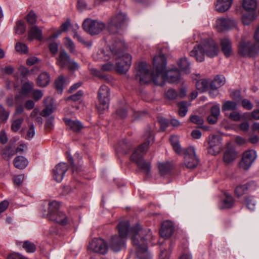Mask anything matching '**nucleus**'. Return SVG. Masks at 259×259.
Here are the masks:
<instances>
[{"label": "nucleus", "instance_id": "obj_1", "mask_svg": "<svg viewBox=\"0 0 259 259\" xmlns=\"http://www.w3.org/2000/svg\"><path fill=\"white\" fill-rule=\"evenodd\" d=\"M118 235L113 236L109 241L111 249L117 252L125 247V238H131L133 244L136 249L139 259H151L147 248V242L153 239L150 230L143 228L140 225L130 228L128 221H121L117 226Z\"/></svg>", "mask_w": 259, "mask_h": 259}, {"label": "nucleus", "instance_id": "obj_2", "mask_svg": "<svg viewBox=\"0 0 259 259\" xmlns=\"http://www.w3.org/2000/svg\"><path fill=\"white\" fill-rule=\"evenodd\" d=\"M166 58L163 54L153 58L154 71H149V65L144 62L140 63L137 67L136 78L141 84L148 83L152 80L154 84L163 85L167 81L169 83H178L181 80L179 70L176 69L166 70Z\"/></svg>", "mask_w": 259, "mask_h": 259}, {"label": "nucleus", "instance_id": "obj_3", "mask_svg": "<svg viewBox=\"0 0 259 259\" xmlns=\"http://www.w3.org/2000/svg\"><path fill=\"white\" fill-rule=\"evenodd\" d=\"M124 42L121 40L116 41L110 49L113 57L115 60V70L120 73H126L132 64V57L123 52Z\"/></svg>", "mask_w": 259, "mask_h": 259}, {"label": "nucleus", "instance_id": "obj_4", "mask_svg": "<svg viewBox=\"0 0 259 259\" xmlns=\"http://www.w3.org/2000/svg\"><path fill=\"white\" fill-rule=\"evenodd\" d=\"M218 46L213 40L210 38L202 39L201 42L196 45L190 51V55L197 62H202L204 60L205 54L208 57H214L218 54Z\"/></svg>", "mask_w": 259, "mask_h": 259}, {"label": "nucleus", "instance_id": "obj_5", "mask_svg": "<svg viewBox=\"0 0 259 259\" xmlns=\"http://www.w3.org/2000/svg\"><path fill=\"white\" fill-rule=\"evenodd\" d=\"M145 137L146 141L135 149L131 156V160L136 163L144 172L148 175L150 171V164L144 161L143 156L148 150L150 141L153 140L154 137L150 131L146 132Z\"/></svg>", "mask_w": 259, "mask_h": 259}, {"label": "nucleus", "instance_id": "obj_6", "mask_svg": "<svg viewBox=\"0 0 259 259\" xmlns=\"http://www.w3.org/2000/svg\"><path fill=\"white\" fill-rule=\"evenodd\" d=\"M82 28L91 35L98 34L105 28V24L102 22L87 18L82 23Z\"/></svg>", "mask_w": 259, "mask_h": 259}, {"label": "nucleus", "instance_id": "obj_7", "mask_svg": "<svg viewBox=\"0 0 259 259\" xmlns=\"http://www.w3.org/2000/svg\"><path fill=\"white\" fill-rule=\"evenodd\" d=\"M110 90L108 87L103 85L98 93V103L97 107L99 112H102L108 109L109 105Z\"/></svg>", "mask_w": 259, "mask_h": 259}, {"label": "nucleus", "instance_id": "obj_8", "mask_svg": "<svg viewBox=\"0 0 259 259\" xmlns=\"http://www.w3.org/2000/svg\"><path fill=\"white\" fill-rule=\"evenodd\" d=\"M56 59V64L62 68L67 67L70 71H74L78 68L77 63L71 60L68 55L64 50L60 52Z\"/></svg>", "mask_w": 259, "mask_h": 259}, {"label": "nucleus", "instance_id": "obj_9", "mask_svg": "<svg viewBox=\"0 0 259 259\" xmlns=\"http://www.w3.org/2000/svg\"><path fill=\"white\" fill-rule=\"evenodd\" d=\"M199 159L197 157L193 147H188L184 152V164L189 169H193L198 164Z\"/></svg>", "mask_w": 259, "mask_h": 259}, {"label": "nucleus", "instance_id": "obj_10", "mask_svg": "<svg viewBox=\"0 0 259 259\" xmlns=\"http://www.w3.org/2000/svg\"><path fill=\"white\" fill-rule=\"evenodd\" d=\"M258 50L257 43L242 42L239 47V53L243 56L253 57L258 53Z\"/></svg>", "mask_w": 259, "mask_h": 259}, {"label": "nucleus", "instance_id": "obj_11", "mask_svg": "<svg viewBox=\"0 0 259 259\" xmlns=\"http://www.w3.org/2000/svg\"><path fill=\"white\" fill-rule=\"evenodd\" d=\"M88 249L93 252L105 254L108 251V247L105 240L96 238L90 242Z\"/></svg>", "mask_w": 259, "mask_h": 259}, {"label": "nucleus", "instance_id": "obj_12", "mask_svg": "<svg viewBox=\"0 0 259 259\" xmlns=\"http://www.w3.org/2000/svg\"><path fill=\"white\" fill-rule=\"evenodd\" d=\"M127 17L124 13L119 12L115 14L110 20L108 28L110 31L121 28L126 23Z\"/></svg>", "mask_w": 259, "mask_h": 259}, {"label": "nucleus", "instance_id": "obj_13", "mask_svg": "<svg viewBox=\"0 0 259 259\" xmlns=\"http://www.w3.org/2000/svg\"><path fill=\"white\" fill-rule=\"evenodd\" d=\"M221 138L218 135H211L208 138L207 151L209 154L216 155L222 150Z\"/></svg>", "mask_w": 259, "mask_h": 259}, {"label": "nucleus", "instance_id": "obj_14", "mask_svg": "<svg viewBox=\"0 0 259 259\" xmlns=\"http://www.w3.org/2000/svg\"><path fill=\"white\" fill-rule=\"evenodd\" d=\"M256 157V152L253 150L245 151L239 162L240 167L244 169H248L251 166Z\"/></svg>", "mask_w": 259, "mask_h": 259}, {"label": "nucleus", "instance_id": "obj_15", "mask_svg": "<svg viewBox=\"0 0 259 259\" xmlns=\"http://www.w3.org/2000/svg\"><path fill=\"white\" fill-rule=\"evenodd\" d=\"M68 168V165L66 163L61 162L58 164L53 169V179L58 183L61 182Z\"/></svg>", "mask_w": 259, "mask_h": 259}, {"label": "nucleus", "instance_id": "obj_16", "mask_svg": "<svg viewBox=\"0 0 259 259\" xmlns=\"http://www.w3.org/2000/svg\"><path fill=\"white\" fill-rule=\"evenodd\" d=\"M44 105L45 109L41 111V115L45 117L51 114L57 108L53 99L50 97H47L44 99Z\"/></svg>", "mask_w": 259, "mask_h": 259}, {"label": "nucleus", "instance_id": "obj_17", "mask_svg": "<svg viewBox=\"0 0 259 259\" xmlns=\"http://www.w3.org/2000/svg\"><path fill=\"white\" fill-rule=\"evenodd\" d=\"M174 231V227L173 223L171 221H165L162 224L159 234L161 237L168 238L172 235Z\"/></svg>", "mask_w": 259, "mask_h": 259}, {"label": "nucleus", "instance_id": "obj_18", "mask_svg": "<svg viewBox=\"0 0 259 259\" xmlns=\"http://www.w3.org/2000/svg\"><path fill=\"white\" fill-rule=\"evenodd\" d=\"M50 220L56 222L57 223L64 226L67 224H74L72 220L69 219L65 213L62 211H58L56 214L50 219Z\"/></svg>", "mask_w": 259, "mask_h": 259}, {"label": "nucleus", "instance_id": "obj_19", "mask_svg": "<svg viewBox=\"0 0 259 259\" xmlns=\"http://www.w3.org/2000/svg\"><path fill=\"white\" fill-rule=\"evenodd\" d=\"M64 121L67 126V128L74 132H79L83 128L82 123L77 120H72L69 118H64Z\"/></svg>", "mask_w": 259, "mask_h": 259}, {"label": "nucleus", "instance_id": "obj_20", "mask_svg": "<svg viewBox=\"0 0 259 259\" xmlns=\"http://www.w3.org/2000/svg\"><path fill=\"white\" fill-rule=\"evenodd\" d=\"M232 21L230 19L219 18L216 21V28L219 31L229 29L231 27Z\"/></svg>", "mask_w": 259, "mask_h": 259}, {"label": "nucleus", "instance_id": "obj_21", "mask_svg": "<svg viewBox=\"0 0 259 259\" xmlns=\"http://www.w3.org/2000/svg\"><path fill=\"white\" fill-rule=\"evenodd\" d=\"M222 50L226 57H229L232 54V45L230 40L225 37L221 40Z\"/></svg>", "mask_w": 259, "mask_h": 259}, {"label": "nucleus", "instance_id": "obj_22", "mask_svg": "<svg viewBox=\"0 0 259 259\" xmlns=\"http://www.w3.org/2000/svg\"><path fill=\"white\" fill-rule=\"evenodd\" d=\"M234 204L233 197L227 193H224V198L222 199L220 207L221 209H228L232 207Z\"/></svg>", "mask_w": 259, "mask_h": 259}, {"label": "nucleus", "instance_id": "obj_23", "mask_svg": "<svg viewBox=\"0 0 259 259\" xmlns=\"http://www.w3.org/2000/svg\"><path fill=\"white\" fill-rule=\"evenodd\" d=\"M42 38L41 30L36 26H32L28 31V39L29 40L36 39L38 40H41Z\"/></svg>", "mask_w": 259, "mask_h": 259}, {"label": "nucleus", "instance_id": "obj_24", "mask_svg": "<svg viewBox=\"0 0 259 259\" xmlns=\"http://www.w3.org/2000/svg\"><path fill=\"white\" fill-rule=\"evenodd\" d=\"M232 3V0H218L215 8L220 12H224L228 10Z\"/></svg>", "mask_w": 259, "mask_h": 259}, {"label": "nucleus", "instance_id": "obj_25", "mask_svg": "<svg viewBox=\"0 0 259 259\" xmlns=\"http://www.w3.org/2000/svg\"><path fill=\"white\" fill-rule=\"evenodd\" d=\"M70 21L68 19L65 22L63 23L60 26V29L57 30L51 34L48 38V40H51L52 39L57 38L62 32L66 31L68 30L69 27L70 26Z\"/></svg>", "mask_w": 259, "mask_h": 259}, {"label": "nucleus", "instance_id": "obj_26", "mask_svg": "<svg viewBox=\"0 0 259 259\" xmlns=\"http://www.w3.org/2000/svg\"><path fill=\"white\" fill-rule=\"evenodd\" d=\"M48 211L47 213L44 214L46 217L48 218L49 219L53 216L55 214H56L58 211V209L60 206V204L59 202L56 201H53L50 202L48 204Z\"/></svg>", "mask_w": 259, "mask_h": 259}, {"label": "nucleus", "instance_id": "obj_27", "mask_svg": "<svg viewBox=\"0 0 259 259\" xmlns=\"http://www.w3.org/2000/svg\"><path fill=\"white\" fill-rule=\"evenodd\" d=\"M256 6L255 0H243L242 7L247 13H256Z\"/></svg>", "mask_w": 259, "mask_h": 259}, {"label": "nucleus", "instance_id": "obj_28", "mask_svg": "<svg viewBox=\"0 0 259 259\" xmlns=\"http://www.w3.org/2000/svg\"><path fill=\"white\" fill-rule=\"evenodd\" d=\"M237 154L235 150L232 148H227L224 155L225 162L229 163L234 161L237 157Z\"/></svg>", "mask_w": 259, "mask_h": 259}, {"label": "nucleus", "instance_id": "obj_29", "mask_svg": "<svg viewBox=\"0 0 259 259\" xmlns=\"http://www.w3.org/2000/svg\"><path fill=\"white\" fill-rule=\"evenodd\" d=\"M50 75L46 72L41 73L37 77L36 80L37 84L40 87H46L50 82Z\"/></svg>", "mask_w": 259, "mask_h": 259}, {"label": "nucleus", "instance_id": "obj_30", "mask_svg": "<svg viewBox=\"0 0 259 259\" xmlns=\"http://www.w3.org/2000/svg\"><path fill=\"white\" fill-rule=\"evenodd\" d=\"M244 202L246 207L250 210L253 211L255 209L256 200L252 196H247L244 198Z\"/></svg>", "mask_w": 259, "mask_h": 259}, {"label": "nucleus", "instance_id": "obj_31", "mask_svg": "<svg viewBox=\"0 0 259 259\" xmlns=\"http://www.w3.org/2000/svg\"><path fill=\"white\" fill-rule=\"evenodd\" d=\"M28 164L27 160L23 156H17L14 160L15 166L19 169L24 168Z\"/></svg>", "mask_w": 259, "mask_h": 259}, {"label": "nucleus", "instance_id": "obj_32", "mask_svg": "<svg viewBox=\"0 0 259 259\" xmlns=\"http://www.w3.org/2000/svg\"><path fill=\"white\" fill-rule=\"evenodd\" d=\"M197 89L201 92H204L209 89V82L206 79L198 80L196 83Z\"/></svg>", "mask_w": 259, "mask_h": 259}, {"label": "nucleus", "instance_id": "obj_33", "mask_svg": "<svg viewBox=\"0 0 259 259\" xmlns=\"http://www.w3.org/2000/svg\"><path fill=\"white\" fill-rule=\"evenodd\" d=\"M178 65L181 69L185 73H190V63L186 58H181L178 62Z\"/></svg>", "mask_w": 259, "mask_h": 259}, {"label": "nucleus", "instance_id": "obj_34", "mask_svg": "<svg viewBox=\"0 0 259 259\" xmlns=\"http://www.w3.org/2000/svg\"><path fill=\"white\" fill-rule=\"evenodd\" d=\"M171 164L170 162L161 163L158 165L159 171L161 176L168 174L171 169Z\"/></svg>", "mask_w": 259, "mask_h": 259}, {"label": "nucleus", "instance_id": "obj_35", "mask_svg": "<svg viewBox=\"0 0 259 259\" xmlns=\"http://www.w3.org/2000/svg\"><path fill=\"white\" fill-rule=\"evenodd\" d=\"M257 15L256 13H248L243 14L242 17V21L244 25H249L252 21L256 19Z\"/></svg>", "mask_w": 259, "mask_h": 259}, {"label": "nucleus", "instance_id": "obj_36", "mask_svg": "<svg viewBox=\"0 0 259 259\" xmlns=\"http://www.w3.org/2000/svg\"><path fill=\"white\" fill-rule=\"evenodd\" d=\"M33 87V83L30 81H27L24 83L22 87L21 94L22 95L26 96L28 95Z\"/></svg>", "mask_w": 259, "mask_h": 259}, {"label": "nucleus", "instance_id": "obj_37", "mask_svg": "<svg viewBox=\"0 0 259 259\" xmlns=\"http://www.w3.org/2000/svg\"><path fill=\"white\" fill-rule=\"evenodd\" d=\"M237 108V104L233 101H226L224 102L222 106V110H234Z\"/></svg>", "mask_w": 259, "mask_h": 259}, {"label": "nucleus", "instance_id": "obj_38", "mask_svg": "<svg viewBox=\"0 0 259 259\" xmlns=\"http://www.w3.org/2000/svg\"><path fill=\"white\" fill-rule=\"evenodd\" d=\"M26 30V25L24 21H19L16 23L15 27V31L16 33L18 34H22Z\"/></svg>", "mask_w": 259, "mask_h": 259}, {"label": "nucleus", "instance_id": "obj_39", "mask_svg": "<svg viewBox=\"0 0 259 259\" xmlns=\"http://www.w3.org/2000/svg\"><path fill=\"white\" fill-rule=\"evenodd\" d=\"M179 107V114L180 116L183 117L186 115L187 112V107L188 103L187 102H182L178 104Z\"/></svg>", "mask_w": 259, "mask_h": 259}, {"label": "nucleus", "instance_id": "obj_40", "mask_svg": "<svg viewBox=\"0 0 259 259\" xmlns=\"http://www.w3.org/2000/svg\"><path fill=\"white\" fill-rule=\"evenodd\" d=\"M23 122V118H20L14 120L11 124V130L14 132H16L20 130L22 123Z\"/></svg>", "mask_w": 259, "mask_h": 259}, {"label": "nucleus", "instance_id": "obj_41", "mask_svg": "<svg viewBox=\"0 0 259 259\" xmlns=\"http://www.w3.org/2000/svg\"><path fill=\"white\" fill-rule=\"evenodd\" d=\"M65 84V80L63 76H59L55 81L56 89L60 93L62 92Z\"/></svg>", "mask_w": 259, "mask_h": 259}, {"label": "nucleus", "instance_id": "obj_42", "mask_svg": "<svg viewBox=\"0 0 259 259\" xmlns=\"http://www.w3.org/2000/svg\"><path fill=\"white\" fill-rule=\"evenodd\" d=\"M23 247L28 252H33L36 249L35 244L29 241H26L23 243Z\"/></svg>", "mask_w": 259, "mask_h": 259}, {"label": "nucleus", "instance_id": "obj_43", "mask_svg": "<svg viewBox=\"0 0 259 259\" xmlns=\"http://www.w3.org/2000/svg\"><path fill=\"white\" fill-rule=\"evenodd\" d=\"M15 49L17 52L20 54H26L28 51L27 46L20 42L16 43L15 45Z\"/></svg>", "mask_w": 259, "mask_h": 259}, {"label": "nucleus", "instance_id": "obj_44", "mask_svg": "<svg viewBox=\"0 0 259 259\" xmlns=\"http://www.w3.org/2000/svg\"><path fill=\"white\" fill-rule=\"evenodd\" d=\"M247 191L246 185H240L236 187L235 190V194L238 197H240L244 195Z\"/></svg>", "mask_w": 259, "mask_h": 259}, {"label": "nucleus", "instance_id": "obj_45", "mask_svg": "<svg viewBox=\"0 0 259 259\" xmlns=\"http://www.w3.org/2000/svg\"><path fill=\"white\" fill-rule=\"evenodd\" d=\"M165 96L169 100H174L178 97V94L175 90L170 89L165 92Z\"/></svg>", "mask_w": 259, "mask_h": 259}, {"label": "nucleus", "instance_id": "obj_46", "mask_svg": "<svg viewBox=\"0 0 259 259\" xmlns=\"http://www.w3.org/2000/svg\"><path fill=\"white\" fill-rule=\"evenodd\" d=\"M94 58L96 60L104 61L108 60L110 58L108 53L106 54L105 52L103 51H100L96 54H94Z\"/></svg>", "mask_w": 259, "mask_h": 259}, {"label": "nucleus", "instance_id": "obj_47", "mask_svg": "<svg viewBox=\"0 0 259 259\" xmlns=\"http://www.w3.org/2000/svg\"><path fill=\"white\" fill-rule=\"evenodd\" d=\"M65 47L72 53L75 52V46L72 40L69 37H66L64 41Z\"/></svg>", "mask_w": 259, "mask_h": 259}, {"label": "nucleus", "instance_id": "obj_48", "mask_svg": "<svg viewBox=\"0 0 259 259\" xmlns=\"http://www.w3.org/2000/svg\"><path fill=\"white\" fill-rule=\"evenodd\" d=\"M9 116V112L5 110L3 107H0V119L2 121H6Z\"/></svg>", "mask_w": 259, "mask_h": 259}, {"label": "nucleus", "instance_id": "obj_49", "mask_svg": "<svg viewBox=\"0 0 259 259\" xmlns=\"http://www.w3.org/2000/svg\"><path fill=\"white\" fill-rule=\"evenodd\" d=\"M27 22L31 25H33L35 23L36 21V14L33 12H30L27 16Z\"/></svg>", "mask_w": 259, "mask_h": 259}, {"label": "nucleus", "instance_id": "obj_50", "mask_svg": "<svg viewBox=\"0 0 259 259\" xmlns=\"http://www.w3.org/2000/svg\"><path fill=\"white\" fill-rule=\"evenodd\" d=\"M77 8L80 11L87 9V4L84 0H76Z\"/></svg>", "mask_w": 259, "mask_h": 259}, {"label": "nucleus", "instance_id": "obj_51", "mask_svg": "<svg viewBox=\"0 0 259 259\" xmlns=\"http://www.w3.org/2000/svg\"><path fill=\"white\" fill-rule=\"evenodd\" d=\"M49 50L53 55H55L58 50V45L56 42H52L49 44Z\"/></svg>", "mask_w": 259, "mask_h": 259}, {"label": "nucleus", "instance_id": "obj_52", "mask_svg": "<svg viewBox=\"0 0 259 259\" xmlns=\"http://www.w3.org/2000/svg\"><path fill=\"white\" fill-rule=\"evenodd\" d=\"M35 135L34 128L33 125H30L29 128L27 132L25 138L27 140L31 139Z\"/></svg>", "mask_w": 259, "mask_h": 259}, {"label": "nucleus", "instance_id": "obj_53", "mask_svg": "<svg viewBox=\"0 0 259 259\" xmlns=\"http://www.w3.org/2000/svg\"><path fill=\"white\" fill-rule=\"evenodd\" d=\"M24 176L23 175H19L15 176L13 178L14 183L17 186H20L24 180Z\"/></svg>", "mask_w": 259, "mask_h": 259}, {"label": "nucleus", "instance_id": "obj_54", "mask_svg": "<svg viewBox=\"0 0 259 259\" xmlns=\"http://www.w3.org/2000/svg\"><path fill=\"white\" fill-rule=\"evenodd\" d=\"M229 117L230 119L233 121H237L240 120L241 115L238 112L233 111L230 113Z\"/></svg>", "mask_w": 259, "mask_h": 259}, {"label": "nucleus", "instance_id": "obj_55", "mask_svg": "<svg viewBox=\"0 0 259 259\" xmlns=\"http://www.w3.org/2000/svg\"><path fill=\"white\" fill-rule=\"evenodd\" d=\"M169 256V252L167 251L165 248H161L159 253L160 259H168Z\"/></svg>", "mask_w": 259, "mask_h": 259}, {"label": "nucleus", "instance_id": "obj_56", "mask_svg": "<svg viewBox=\"0 0 259 259\" xmlns=\"http://www.w3.org/2000/svg\"><path fill=\"white\" fill-rule=\"evenodd\" d=\"M242 105L244 109L248 110H251L253 108V105L247 99L242 100Z\"/></svg>", "mask_w": 259, "mask_h": 259}, {"label": "nucleus", "instance_id": "obj_57", "mask_svg": "<svg viewBox=\"0 0 259 259\" xmlns=\"http://www.w3.org/2000/svg\"><path fill=\"white\" fill-rule=\"evenodd\" d=\"M83 95V92L81 91H78L76 94H74L72 95H71L69 99L70 100L74 101H77L79 100L81 97Z\"/></svg>", "mask_w": 259, "mask_h": 259}, {"label": "nucleus", "instance_id": "obj_58", "mask_svg": "<svg viewBox=\"0 0 259 259\" xmlns=\"http://www.w3.org/2000/svg\"><path fill=\"white\" fill-rule=\"evenodd\" d=\"M248 191H252L257 187V184L253 181L249 182L245 184Z\"/></svg>", "mask_w": 259, "mask_h": 259}, {"label": "nucleus", "instance_id": "obj_59", "mask_svg": "<svg viewBox=\"0 0 259 259\" xmlns=\"http://www.w3.org/2000/svg\"><path fill=\"white\" fill-rule=\"evenodd\" d=\"M215 82H217L218 85L221 87L225 84V78L223 75H218L214 78Z\"/></svg>", "mask_w": 259, "mask_h": 259}, {"label": "nucleus", "instance_id": "obj_60", "mask_svg": "<svg viewBox=\"0 0 259 259\" xmlns=\"http://www.w3.org/2000/svg\"><path fill=\"white\" fill-rule=\"evenodd\" d=\"M32 96L35 101H38L42 97L43 93L40 90H36L33 91Z\"/></svg>", "mask_w": 259, "mask_h": 259}, {"label": "nucleus", "instance_id": "obj_61", "mask_svg": "<svg viewBox=\"0 0 259 259\" xmlns=\"http://www.w3.org/2000/svg\"><path fill=\"white\" fill-rule=\"evenodd\" d=\"M191 121L197 124H202L203 122L202 118L197 115H193L191 117Z\"/></svg>", "mask_w": 259, "mask_h": 259}, {"label": "nucleus", "instance_id": "obj_62", "mask_svg": "<svg viewBox=\"0 0 259 259\" xmlns=\"http://www.w3.org/2000/svg\"><path fill=\"white\" fill-rule=\"evenodd\" d=\"M211 115L215 116L218 117L220 113V107L219 105H215L211 107Z\"/></svg>", "mask_w": 259, "mask_h": 259}, {"label": "nucleus", "instance_id": "obj_63", "mask_svg": "<svg viewBox=\"0 0 259 259\" xmlns=\"http://www.w3.org/2000/svg\"><path fill=\"white\" fill-rule=\"evenodd\" d=\"M38 61V60L37 58L34 56H32L29 57L26 61V63L28 65L32 66L35 63H37Z\"/></svg>", "mask_w": 259, "mask_h": 259}, {"label": "nucleus", "instance_id": "obj_64", "mask_svg": "<svg viewBox=\"0 0 259 259\" xmlns=\"http://www.w3.org/2000/svg\"><path fill=\"white\" fill-rule=\"evenodd\" d=\"M54 118L53 117L49 118L46 122L45 127L47 129L51 130L54 125Z\"/></svg>", "mask_w": 259, "mask_h": 259}]
</instances>
